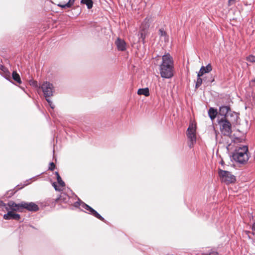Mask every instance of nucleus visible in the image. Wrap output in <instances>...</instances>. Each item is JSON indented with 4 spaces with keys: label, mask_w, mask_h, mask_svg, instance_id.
Returning a JSON list of instances; mask_svg holds the SVG:
<instances>
[{
    "label": "nucleus",
    "mask_w": 255,
    "mask_h": 255,
    "mask_svg": "<svg viewBox=\"0 0 255 255\" xmlns=\"http://www.w3.org/2000/svg\"><path fill=\"white\" fill-rule=\"evenodd\" d=\"M0 207H4L6 209V207H8L7 204L4 203L3 201H0Z\"/></svg>",
    "instance_id": "29"
},
{
    "label": "nucleus",
    "mask_w": 255,
    "mask_h": 255,
    "mask_svg": "<svg viewBox=\"0 0 255 255\" xmlns=\"http://www.w3.org/2000/svg\"><path fill=\"white\" fill-rule=\"evenodd\" d=\"M218 124L222 133L226 136H230L232 134V124L229 119L226 117H222L218 120Z\"/></svg>",
    "instance_id": "3"
},
{
    "label": "nucleus",
    "mask_w": 255,
    "mask_h": 255,
    "mask_svg": "<svg viewBox=\"0 0 255 255\" xmlns=\"http://www.w3.org/2000/svg\"><path fill=\"white\" fill-rule=\"evenodd\" d=\"M30 85H33L34 86H37V83L35 81H31L30 82Z\"/></svg>",
    "instance_id": "30"
},
{
    "label": "nucleus",
    "mask_w": 255,
    "mask_h": 255,
    "mask_svg": "<svg viewBox=\"0 0 255 255\" xmlns=\"http://www.w3.org/2000/svg\"><path fill=\"white\" fill-rule=\"evenodd\" d=\"M147 30H142L140 29L139 33V38L141 39L143 43L144 42V39L145 38L146 35H147Z\"/></svg>",
    "instance_id": "18"
},
{
    "label": "nucleus",
    "mask_w": 255,
    "mask_h": 255,
    "mask_svg": "<svg viewBox=\"0 0 255 255\" xmlns=\"http://www.w3.org/2000/svg\"><path fill=\"white\" fill-rule=\"evenodd\" d=\"M115 44L118 50L125 51L126 49V43L124 40L118 38L115 41Z\"/></svg>",
    "instance_id": "13"
},
{
    "label": "nucleus",
    "mask_w": 255,
    "mask_h": 255,
    "mask_svg": "<svg viewBox=\"0 0 255 255\" xmlns=\"http://www.w3.org/2000/svg\"><path fill=\"white\" fill-rule=\"evenodd\" d=\"M196 124L194 122L190 123L189 126L187 130V136L190 141L189 146L191 148L196 141Z\"/></svg>",
    "instance_id": "4"
},
{
    "label": "nucleus",
    "mask_w": 255,
    "mask_h": 255,
    "mask_svg": "<svg viewBox=\"0 0 255 255\" xmlns=\"http://www.w3.org/2000/svg\"><path fill=\"white\" fill-rule=\"evenodd\" d=\"M247 60L249 62L255 63V55H250L247 57Z\"/></svg>",
    "instance_id": "25"
},
{
    "label": "nucleus",
    "mask_w": 255,
    "mask_h": 255,
    "mask_svg": "<svg viewBox=\"0 0 255 255\" xmlns=\"http://www.w3.org/2000/svg\"><path fill=\"white\" fill-rule=\"evenodd\" d=\"M245 233H246V235H248V237H249L250 239H251V236H250V234L251 233V232H250V231H246L245 232Z\"/></svg>",
    "instance_id": "33"
},
{
    "label": "nucleus",
    "mask_w": 255,
    "mask_h": 255,
    "mask_svg": "<svg viewBox=\"0 0 255 255\" xmlns=\"http://www.w3.org/2000/svg\"><path fill=\"white\" fill-rule=\"evenodd\" d=\"M55 165L53 162H51L50 163V166L49 167V169L50 170L53 171L55 168Z\"/></svg>",
    "instance_id": "28"
},
{
    "label": "nucleus",
    "mask_w": 255,
    "mask_h": 255,
    "mask_svg": "<svg viewBox=\"0 0 255 255\" xmlns=\"http://www.w3.org/2000/svg\"><path fill=\"white\" fill-rule=\"evenodd\" d=\"M26 209L28 211L36 212L39 210L37 205L33 202H22V211Z\"/></svg>",
    "instance_id": "8"
},
{
    "label": "nucleus",
    "mask_w": 255,
    "mask_h": 255,
    "mask_svg": "<svg viewBox=\"0 0 255 255\" xmlns=\"http://www.w3.org/2000/svg\"><path fill=\"white\" fill-rule=\"evenodd\" d=\"M7 211V213L3 215V218L5 220L14 219L19 220L20 219V216L19 214L14 213L12 211Z\"/></svg>",
    "instance_id": "11"
},
{
    "label": "nucleus",
    "mask_w": 255,
    "mask_h": 255,
    "mask_svg": "<svg viewBox=\"0 0 255 255\" xmlns=\"http://www.w3.org/2000/svg\"><path fill=\"white\" fill-rule=\"evenodd\" d=\"M55 175H56V177L57 178V177H58V175H59V173H58V172H55Z\"/></svg>",
    "instance_id": "35"
},
{
    "label": "nucleus",
    "mask_w": 255,
    "mask_h": 255,
    "mask_svg": "<svg viewBox=\"0 0 255 255\" xmlns=\"http://www.w3.org/2000/svg\"><path fill=\"white\" fill-rule=\"evenodd\" d=\"M235 0H228L229 5H231V4H233L235 2Z\"/></svg>",
    "instance_id": "32"
},
{
    "label": "nucleus",
    "mask_w": 255,
    "mask_h": 255,
    "mask_svg": "<svg viewBox=\"0 0 255 255\" xmlns=\"http://www.w3.org/2000/svg\"><path fill=\"white\" fill-rule=\"evenodd\" d=\"M8 207H6V210L12 211L22 212V202L20 203L16 204L12 201L7 203Z\"/></svg>",
    "instance_id": "9"
},
{
    "label": "nucleus",
    "mask_w": 255,
    "mask_h": 255,
    "mask_svg": "<svg viewBox=\"0 0 255 255\" xmlns=\"http://www.w3.org/2000/svg\"><path fill=\"white\" fill-rule=\"evenodd\" d=\"M201 76H199V74H197V79L196 83V88L199 87L202 83L203 79L201 78Z\"/></svg>",
    "instance_id": "22"
},
{
    "label": "nucleus",
    "mask_w": 255,
    "mask_h": 255,
    "mask_svg": "<svg viewBox=\"0 0 255 255\" xmlns=\"http://www.w3.org/2000/svg\"><path fill=\"white\" fill-rule=\"evenodd\" d=\"M218 174L222 182L226 184L233 183L236 180L235 176L228 171L219 169Z\"/></svg>",
    "instance_id": "5"
},
{
    "label": "nucleus",
    "mask_w": 255,
    "mask_h": 255,
    "mask_svg": "<svg viewBox=\"0 0 255 255\" xmlns=\"http://www.w3.org/2000/svg\"><path fill=\"white\" fill-rule=\"evenodd\" d=\"M159 34L161 36H166V33L163 29H159Z\"/></svg>",
    "instance_id": "27"
},
{
    "label": "nucleus",
    "mask_w": 255,
    "mask_h": 255,
    "mask_svg": "<svg viewBox=\"0 0 255 255\" xmlns=\"http://www.w3.org/2000/svg\"><path fill=\"white\" fill-rule=\"evenodd\" d=\"M13 79L16 81L17 83L20 84L21 83V81L20 78V76L18 73L16 71H13L12 74Z\"/></svg>",
    "instance_id": "19"
},
{
    "label": "nucleus",
    "mask_w": 255,
    "mask_h": 255,
    "mask_svg": "<svg viewBox=\"0 0 255 255\" xmlns=\"http://www.w3.org/2000/svg\"><path fill=\"white\" fill-rule=\"evenodd\" d=\"M44 96L45 98H48L53 96L54 92V87L52 84L49 82H44L40 86Z\"/></svg>",
    "instance_id": "6"
},
{
    "label": "nucleus",
    "mask_w": 255,
    "mask_h": 255,
    "mask_svg": "<svg viewBox=\"0 0 255 255\" xmlns=\"http://www.w3.org/2000/svg\"><path fill=\"white\" fill-rule=\"evenodd\" d=\"M137 94L139 95H144L148 96L149 95V89L148 88L139 89L137 91Z\"/></svg>",
    "instance_id": "17"
},
{
    "label": "nucleus",
    "mask_w": 255,
    "mask_h": 255,
    "mask_svg": "<svg viewBox=\"0 0 255 255\" xmlns=\"http://www.w3.org/2000/svg\"><path fill=\"white\" fill-rule=\"evenodd\" d=\"M53 186H54V187L55 188V189L56 190H59V189H58L57 188V186H56V184H55V183H54L53 184Z\"/></svg>",
    "instance_id": "34"
},
{
    "label": "nucleus",
    "mask_w": 255,
    "mask_h": 255,
    "mask_svg": "<svg viewBox=\"0 0 255 255\" xmlns=\"http://www.w3.org/2000/svg\"><path fill=\"white\" fill-rule=\"evenodd\" d=\"M174 61L172 57L167 53L162 56V62L159 65V72L162 78L169 79L173 76Z\"/></svg>",
    "instance_id": "1"
},
{
    "label": "nucleus",
    "mask_w": 255,
    "mask_h": 255,
    "mask_svg": "<svg viewBox=\"0 0 255 255\" xmlns=\"http://www.w3.org/2000/svg\"><path fill=\"white\" fill-rule=\"evenodd\" d=\"M77 204H79V206H81L82 208L86 210L88 213H90L97 218L99 220L104 221V218L102 217L96 211L93 209L92 208L90 207L89 205L86 204L85 203L80 202H76V206H77Z\"/></svg>",
    "instance_id": "7"
},
{
    "label": "nucleus",
    "mask_w": 255,
    "mask_h": 255,
    "mask_svg": "<svg viewBox=\"0 0 255 255\" xmlns=\"http://www.w3.org/2000/svg\"><path fill=\"white\" fill-rule=\"evenodd\" d=\"M57 180L58 183L60 186H61L62 187H64L65 186V183L62 181V180L59 175H58V177L57 178Z\"/></svg>",
    "instance_id": "24"
},
{
    "label": "nucleus",
    "mask_w": 255,
    "mask_h": 255,
    "mask_svg": "<svg viewBox=\"0 0 255 255\" xmlns=\"http://www.w3.org/2000/svg\"><path fill=\"white\" fill-rule=\"evenodd\" d=\"M81 3L85 4L88 9H90L93 6V1L92 0H82L81 1Z\"/></svg>",
    "instance_id": "20"
},
{
    "label": "nucleus",
    "mask_w": 255,
    "mask_h": 255,
    "mask_svg": "<svg viewBox=\"0 0 255 255\" xmlns=\"http://www.w3.org/2000/svg\"><path fill=\"white\" fill-rule=\"evenodd\" d=\"M202 255H218V253L216 251L212 250L208 253H203Z\"/></svg>",
    "instance_id": "23"
},
{
    "label": "nucleus",
    "mask_w": 255,
    "mask_h": 255,
    "mask_svg": "<svg viewBox=\"0 0 255 255\" xmlns=\"http://www.w3.org/2000/svg\"><path fill=\"white\" fill-rule=\"evenodd\" d=\"M151 21H152L151 17H146L142 22L140 29L142 30H147Z\"/></svg>",
    "instance_id": "12"
},
{
    "label": "nucleus",
    "mask_w": 255,
    "mask_h": 255,
    "mask_svg": "<svg viewBox=\"0 0 255 255\" xmlns=\"http://www.w3.org/2000/svg\"><path fill=\"white\" fill-rule=\"evenodd\" d=\"M231 109L229 106H222L220 107L219 113V115L223 116V117H226L227 118V114Z\"/></svg>",
    "instance_id": "15"
},
{
    "label": "nucleus",
    "mask_w": 255,
    "mask_h": 255,
    "mask_svg": "<svg viewBox=\"0 0 255 255\" xmlns=\"http://www.w3.org/2000/svg\"><path fill=\"white\" fill-rule=\"evenodd\" d=\"M218 114L217 110L216 109H214L213 108H210L208 111L209 116L211 120H214L217 116Z\"/></svg>",
    "instance_id": "16"
},
{
    "label": "nucleus",
    "mask_w": 255,
    "mask_h": 255,
    "mask_svg": "<svg viewBox=\"0 0 255 255\" xmlns=\"http://www.w3.org/2000/svg\"><path fill=\"white\" fill-rule=\"evenodd\" d=\"M252 230H253V232H252V234L253 235H255V223L253 225Z\"/></svg>",
    "instance_id": "31"
},
{
    "label": "nucleus",
    "mask_w": 255,
    "mask_h": 255,
    "mask_svg": "<svg viewBox=\"0 0 255 255\" xmlns=\"http://www.w3.org/2000/svg\"><path fill=\"white\" fill-rule=\"evenodd\" d=\"M212 70V66L210 64H208L206 67L202 66L200 68L199 74V76H202L205 73H209Z\"/></svg>",
    "instance_id": "14"
},
{
    "label": "nucleus",
    "mask_w": 255,
    "mask_h": 255,
    "mask_svg": "<svg viewBox=\"0 0 255 255\" xmlns=\"http://www.w3.org/2000/svg\"><path fill=\"white\" fill-rule=\"evenodd\" d=\"M46 100L47 101V102L49 104V105L50 106L51 108L53 109L54 108V105L52 103V101L49 99H48V98H46Z\"/></svg>",
    "instance_id": "26"
},
{
    "label": "nucleus",
    "mask_w": 255,
    "mask_h": 255,
    "mask_svg": "<svg viewBox=\"0 0 255 255\" xmlns=\"http://www.w3.org/2000/svg\"><path fill=\"white\" fill-rule=\"evenodd\" d=\"M253 82L255 83V79L253 80Z\"/></svg>",
    "instance_id": "36"
},
{
    "label": "nucleus",
    "mask_w": 255,
    "mask_h": 255,
    "mask_svg": "<svg viewBox=\"0 0 255 255\" xmlns=\"http://www.w3.org/2000/svg\"><path fill=\"white\" fill-rule=\"evenodd\" d=\"M75 1V0H60L58 6L62 8H71Z\"/></svg>",
    "instance_id": "10"
},
{
    "label": "nucleus",
    "mask_w": 255,
    "mask_h": 255,
    "mask_svg": "<svg viewBox=\"0 0 255 255\" xmlns=\"http://www.w3.org/2000/svg\"><path fill=\"white\" fill-rule=\"evenodd\" d=\"M229 116H230L231 118H233L235 121H236L239 118V116L237 113L235 112L229 113V115L227 116L228 119Z\"/></svg>",
    "instance_id": "21"
},
{
    "label": "nucleus",
    "mask_w": 255,
    "mask_h": 255,
    "mask_svg": "<svg viewBox=\"0 0 255 255\" xmlns=\"http://www.w3.org/2000/svg\"><path fill=\"white\" fill-rule=\"evenodd\" d=\"M233 159L236 163L244 165L249 159V150L247 145H242L236 147L232 153Z\"/></svg>",
    "instance_id": "2"
}]
</instances>
